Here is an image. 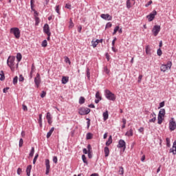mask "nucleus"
<instances>
[{"instance_id":"1","label":"nucleus","mask_w":176,"mask_h":176,"mask_svg":"<svg viewBox=\"0 0 176 176\" xmlns=\"http://www.w3.org/2000/svg\"><path fill=\"white\" fill-rule=\"evenodd\" d=\"M16 60V57L14 56H9L7 59V65L10 68L11 71H13L14 69V65L16 63L14 61Z\"/></svg>"},{"instance_id":"2","label":"nucleus","mask_w":176,"mask_h":176,"mask_svg":"<svg viewBox=\"0 0 176 176\" xmlns=\"http://www.w3.org/2000/svg\"><path fill=\"white\" fill-rule=\"evenodd\" d=\"M104 96L109 101H115L116 100V96L114 95L109 89L104 90Z\"/></svg>"},{"instance_id":"3","label":"nucleus","mask_w":176,"mask_h":176,"mask_svg":"<svg viewBox=\"0 0 176 176\" xmlns=\"http://www.w3.org/2000/svg\"><path fill=\"white\" fill-rule=\"evenodd\" d=\"M10 32H11V34H14V35L16 39H20L21 32H20V29H19V28H12L10 29Z\"/></svg>"},{"instance_id":"4","label":"nucleus","mask_w":176,"mask_h":176,"mask_svg":"<svg viewBox=\"0 0 176 176\" xmlns=\"http://www.w3.org/2000/svg\"><path fill=\"white\" fill-rule=\"evenodd\" d=\"M78 113L81 116L89 115V113H90V109L87 107H80L78 109Z\"/></svg>"},{"instance_id":"5","label":"nucleus","mask_w":176,"mask_h":176,"mask_svg":"<svg viewBox=\"0 0 176 176\" xmlns=\"http://www.w3.org/2000/svg\"><path fill=\"white\" fill-rule=\"evenodd\" d=\"M168 128L170 131H174V130H175V129H176V122L174 120V118H171V120L169 122Z\"/></svg>"},{"instance_id":"6","label":"nucleus","mask_w":176,"mask_h":176,"mask_svg":"<svg viewBox=\"0 0 176 176\" xmlns=\"http://www.w3.org/2000/svg\"><path fill=\"white\" fill-rule=\"evenodd\" d=\"M43 33L46 34L47 36H50V35H52V32H50V27L49 26V24L45 23L43 26Z\"/></svg>"},{"instance_id":"7","label":"nucleus","mask_w":176,"mask_h":176,"mask_svg":"<svg viewBox=\"0 0 176 176\" xmlns=\"http://www.w3.org/2000/svg\"><path fill=\"white\" fill-rule=\"evenodd\" d=\"M160 25H154L152 30V32L154 35V36H157L159 34V32H160Z\"/></svg>"},{"instance_id":"8","label":"nucleus","mask_w":176,"mask_h":176,"mask_svg":"<svg viewBox=\"0 0 176 176\" xmlns=\"http://www.w3.org/2000/svg\"><path fill=\"white\" fill-rule=\"evenodd\" d=\"M156 14H157V12L154 10L151 13H150V14L146 16V19H148V21H153V20L155 19V16H156Z\"/></svg>"},{"instance_id":"9","label":"nucleus","mask_w":176,"mask_h":176,"mask_svg":"<svg viewBox=\"0 0 176 176\" xmlns=\"http://www.w3.org/2000/svg\"><path fill=\"white\" fill-rule=\"evenodd\" d=\"M34 83L38 89V87H39V85H41V74H39V73H37L36 77L34 78Z\"/></svg>"},{"instance_id":"10","label":"nucleus","mask_w":176,"mask_h":176,"mask_svg":"<svg viewBox=\"0 0 176 176\" xmlns=\"http://www.w3.org/2000/svg\"><path fill=\"white\" fill-rule=\"evenodd\" d=\"M45 175H49V173H50V160H49V159L45 160Z\"/></svg>"},{"instance_id":"11","label":"nucleus","mask_w":176,"mask_h":176,"mask_svg":"<svg viewBox=\"0 0 176 176\" xmlns=\"http://www.w3.org/2000/svg\"><path fill=\"white\" fill-rule=\"evenodd\" d=\"M117 148H123L124 151L126 149V142H124V140H120L118 142V144L117 145Z\"/></svg>"},{"instance_id":"12","label":"nucleus","mask_w":176,"mask_h":176,"mask_svg":"<svg viewBox=\"0 0 176 176\" xmlns=\"http://www.w3.org/2000/svg\"><path fill=\"white\" fill-rule=\"evenodd\" d=\"M100 17L101 19H103V20H107V21H111L112 20V16L109 15V14H102Z\"/></svg>"},{"instance_id":"13","label":"nucleus","mask_w":176,"mask_h":176,"mask_svg":"<svg viewBox=\"0 0 176 176\" xmlns=\"http://www.w3.org/2000/svg\"><path fill=\"white\" fill-rule=\"evenodd\" d=\"M168 68H171V63H168L166 65H162L160 69L162 72H166V71H167Z\"/></svg>"},{"instance_id":"14","label":"nucleus","mask_w":176,"mask_h":176,"mask_svg":"<svg viewBox=\"0 0 176 176\" xmlns=\"http://www.w3.org/2000/svg\"><path fill=\"white\" fill-rule=\"evenodd\" d=\"M93 47H97V45L99 43H102V38L101 39H96V41H91Z\"/></svg>"},{"instance_id":"15","label":"nucleus","mask_w":176,"mask_h":176,"mask_svg":"<svg viewBox=\"0 0 176 176\" xmlns=\"http://www.w3.org/2000/svg\"><path fill=\"white\" fill-rule=\"evenodd\" d=\"M150 118H151V119L149 120L150 123H155V122H156V114L155 113V112H153L150 115Z\"/></svg>"},{"instance_id":"16","label":"nucleus","mask_w":176,"mask_h":176,"mask_svg":"<svg viewBox=\"0 0 176 176\" xmlns=\"http://www.w3.org/2000/svg\"><path fill=\"white\" fill-rule=\"evenodd\" d=\"M170 153H173V155H176V140L173 142V146L172 148L169 150Z\"/></svg>"},{"instance_id":"17","label":"nucleus","mask_w":176,"mask_h":176,"mask_svg":"<svg viewBox=\"0 0 176 176\" xmlns=\"http://www.w3.org/2000/svg\"><path fill=\"white\" fill-rule=\"evenodd\" d=\"M69 80V77L63 76L62 78V80H61L62 85H67V83H68Z\"/></svg>"},{"instance_id":"18","label":"nucleus","mask_w":176,"mask_h":176,"mask_svg":"<svg viewBox=\"0 0 176 176\" xmlns=\"http://www.w3.org/2000/svg\"><path fill=\"white\" fill-rule=\"evenodd\" d=\"M103 116V120L105 122V120H108V118H109V113H108V111H106L102 114Z\"/></svg>"},{"instance_id":"19","label":"nucleus","mask_w":176,"mask_h":176,"mask_svg":"<svg viewBox=\"0 0 176 176\" xmlns=\"http://www.w3.org/2000/svg\"><path fill=\"white\" fill-rule=\"evenodd\" d=\"M104 152L105 157H108L109 156V148H108V146H105L104 148Z\"/></svg>"},{"instance_id":"20","label":"nucleus","mask_w":176,"mask_h":176,"mask_svg":"<svg viewBox=\"0 0 176 176\" xmlns=\"http://www.w3.org/2000/svg\"><path fill=\"white\" fill-rule=\"evenodd\" d=\"M32 169V165H28L27 168H26V173L28 176L31 175V170Z\"/></svg>"},{"instance_id":"21","label":"nucleus","mask_w":176,"mask_h":176,"mask_svg":"<svg viewBox=\"0 0 176 176\" xmlns=\"http://www.w3.org/2000/svg\"><path fill=\"white\" fill-rule=\"evenodd\" d=\"M53 131H54V127H52L49 132L47 133V138H50L52 137V134H53Z\"/></svg>"},{"instance_id":"22","label":"nucleus","mask_w":176,"mask_h":176,"mask_svg":"<svg viewBox=\"0 0 176 176\" xmlns=\"http://www.w3.org/2000/svg\"><path fill=\"white\" fill-rule=\"evenodd\" d=\"M133 129H131L129 131H126V133H125V135H126V137H133Z\"/></svg>"},{"instance_id":"23","label":"nucleus","mask_w":176,"mask_h":176,"mask_svg":"<svg viewBox=\"0 0 176 176\" xmlns=\"http://www.w3.org/2000/svg\"><path fill=\"white\" fill-rule=\"evenodd\" d=\"M112 144V135H110L108 138V140L106 142V146H109Z\"/></svg>"},{"instance_id":"24","label":"nucleus","mask_w":176,"mask_h":176,"mask_svg":"<svg viewBox=\"0 0 176 176\" xmlns=\"http://www.w3.org/2000/svg\"><path fill=\"white\" fill-rule=\"evenodd\" d=\"M158 115H160V116H164V115H166V109H161L159 111Z\"/></svg>"},{"instance_id":"25","label":"nucleus","mask_w":176,"mask_h":176,"mask_svg":"<svg viewBox=\"0 0 176 176\" xmlns=\"http://www.w3.org/2000/svg\"><path fill=\"white\" fill-rule=\"evenodd\" d=\"M85 101H86V99L83 96H80L79 98V104L80 105H82V104H85Z\"/></svg>"},{"instance_id":"26","label":"nucleus","mask_w":176,"mask_h":176,"mask_svg":"<svg viewBox=\"0 0 176 176\" xmlns=\"http://www.w3.org/2000/svg\"><path fill=\"white\" fill-rule=\"evenodd\" d=\"M146 54L151 56V47L149 45L146 46Z\"/></svg>"},{"instance_id":"27","label":"nucleus","mask_w":176,"mask_h":176,"mask_svg":"<svg viewBox=\"0 0 176 176\" xmlns=\"http://www.w3.org/2000/svg\"><path fill=\"white\" fill-rule=\"evenodd\" d=\"M21 58H23V56L21 55V54L17 53L16 54V60H17L18 63H20V61H21Z\"/></svg>"},{"instance_id":"28","label":"nucleus","mask_w":176,"mask_h":176,"mask_svg":"<svg viewBox=\"0 0 176 176\" xmlns=\"http://www.w3.org/2000/svg\"><path fill=\"white\" fill-rule=\"evenodd\" d=\"M82 160L83 162V163H85V164H86L87 166V164H89V162H87V158H86V155H82Z\"/></svg>"},{"instance_id":"29","label":"nucleus","mask_w":176,"mask_h":176,"mask_svg":"<svg viewBox=\"0 0 176 176\" xmlns=\"http://www.w3.org/2000/svg\"><path fill=\"white\" fill-rule=\"evenodd\" d=\"M93 138V133L89 132L86 135V140H91Z\"/></svg>"},{"instance_id":"30","label":"nucleus","mask_w":176,"mask_h":176,"mask_svg":"<svg viewBox=\"0 0 176 176\" xmlns=\"http://www.w3.org/2000/svg\"><path fill=\"white\" fill-rule=\"evenodd\" d=\"M96 100H102V97H101V95H100V92L99 91H97L96 93Z\"/></svg>"},{"instance_id":"31","label":"nucleus","mask_w":176,"mask_h":176,"mask_svg":"<svg viewBox=\"0 0 176 176\" xmlns=\"http://www.w3.org/2000/svg\"><path fill=\"white\" fill-rule=\"evenodd\" d=\"M34 20H35V25H39V23H41V19H39V17L38 16L34 17Z\"/></svg>"},{"instance_id":"32","label":"nucleus","mask_w":176,"mask_h":176,"mask_svg":"<svg viewBox=\"0 0 176 176\" xmlns=\"http://www.w3.org/2000/svg\"><path fill=\"white\" fill-rule=\"evenodd\" d=\"M34 153H35V148L32 147L29 156H30V157H32V156H34Z\"/></svg>"},{"instance_id":"33","label":"nucleus","mask_w":176,"mask_h":176,"mask_svg":"<svg viewBox=\"0 0 176 176\" xmlns=\"http://www.w3.org/2000/svg\"><path fill=\"white\" fill-rule=\"evenodd\" d=\"M166 146H167L168 148H170V147L171 146L170 138H166Z\"/></svg>"},{"instance_id":"34","label":"nucleus","mask_w":176,"mask_h":176,"mask_svg":"<svg viewBox=\"0 0 176 176\" xmlns=\"http://www.w3.org/2000/svg\"><path fill=\"white\" fill-rule=\"evenodd\" d=\"M0 80H5V74H3V71H1Z\"/></svg>"},{"instance_id":"35","label":"nucleus","mask_w":176,"mask_h":176,"mask_svg":"<svg viewBox=\"0 0 176 176\" xmlns=\"http://www.w3.org/2000/svg\"><path fill=\"white\" fill-rule=\"evenodd\" d=\"M119 174L120 175H123L124 174V169L123 168L122 166L120 167V170H119Z\"/></svg>"},{"instance_id":"36","label":"nucleus","mask_w":176,"mask_h":176,"mask_svg":"<svg viewBox=\"0 0 176 176\" xmlns=\"http://www.w3.org/2000/svg\"><path fill=\"white\" fill-rule=\"evenodd\" d=\"M41 46H42V47H46V46H47V41L43 40L41 43Z\"/></svg>"},{"instance_id":"37","label":"nucleus","mask_w":176,"mask_h":176,"mask_svg":"<svg viewBox=\"0 0 176 176\" xmlns=\"http://www.w3.org/2000/svg\"><path fill=\"white\" fill-rule=\"evenodd\" d=\"M55 11L56 13H58V14H61V12H60V6H56Z\"/></svg>"},{"instance_id":"38","label":"nucleus","mask_w":176,"mask_h":176,"mask_svg":"<svg viewBox=\"0 0 176 176\" xmlns=\"http://www.w3.org/2000/svg\"><path fill=\"white\" fill-rule=\"evenodd\" d=\"M126 8L127 9H130V8H131V3L130 2V0H126Z\"/></svg>"},{"instance_id":"39","label":"nucleus","mask_w":176,"mask_h":176,"mask_svg":"<svg viewBox=\"0 0 176 176\" xmlns=\"http://www.w3.org/2000/svg\"><path fill=\"white\" fill-rule=\"evenodd\" d=\"M65 62L71 65V60L67 56L65 57Z\"/></svg>"},{"instance_id":"40","label":"nucleus","mask_w":176,"mask_h":176,"mask_svg":"<svg viewBox=\"0 0 176 176\" xmlns=\"http://www.w3.org/2000/svg\"><path fill=\"white\" fill-rule=\"evenodd\" d=\"M86 120H87V129H90V118H87Z\"/></svg>"},{"instance_id":"41","label":"nucleus","mask_w":176,"mask_h":176,"mask_svg":"<svg viewBox=\"0 0 176 176\" xmlns=\"http://www.w3.org/2000/svg\"><path fill=\"white\" fill-rule=\"evenodd\" d=\"M38 156H39V155H38V154L35 155L34 160H33V164H35V163H36V160H38Z\"/></svg>"},{"instance_id":"42","label":"nucleus","mask_w":176,"mask_h":176,"mask_svg":"<svg viewBox=\"0 0 176 176\" xmlns=\"http://www.w3.org/2000/svg\"><path fill=\"white\" fill-rule=\"evenodd\" d=\"M65 8H66V9H69V10H71V9H72V6L69 3H66Z\"/></svg>"},{"instance_id":"43","label":"nucleus","mask_w":176,"mask_h":176,"mask_svg":"<svg viewBox=\"0 0 176 176\" xmlns=\"http://www.w3.org/2000/svg\"><path fill=\"white\" fill-rule=\"evenodd\" d=\"M35 1H30V8H31V10L33 11V12H35V9H34V3Z\"/></svg>"},{"instance_id":"44","label":"nucleus","mask_w":176,"mask_h":176,"mask_svg":"<svg viewBox=\"0 0 176 176\" xmlns=\"http://www.w3.org/2000/svg\"><path fill=\"white\" fill-rule=\"evenodd\" d=\"M157 56H162V54H163V52H162V49L159 48L157 51Z\"/></svg>"},{"instance_id":"45","label":"nucleus","mask_w":176,"mask_h":176,"mask_svg":"<svg viewBox=\"0 0 176 176\" xmlns=\"http://www.w3.org/2000/svg\"><path fill=\"white\" fill-rule=\"evenodd\" d=\"M23 144H24V140H23V138H21L19 140V148H21V146H23Z\"/></svg>"},{"instance_id":"46","label":"nucleus","mask_w":176,"mask_h":176,"mask_svg":"<svg viewBox=\"0 0 176 176\" xmlns=\"http://www.w3.org/2000/svg\"><path fill=\"white\" fill-rule=\"evenodd\" d=\"M19 80V78L17 76H15L13 78V85H16L17 83V81Z\"/></svg>"},{"instance_id":"47","label":"nucleus","mask_w":176,"mask_h":176,"mask_svg":"<svg viewBox=\"0 0 176 176\" xmlns=\"http://www.w3.org/2000/svg\"><path fill=\"white\" fill-rule=\"evenodd\" d=\"M41 97V98H45V97H46V91H42Z\"/></svg>"},{"instance_id":"48","label":"nucleus","mask_w":176,"mask_h":176,"mask_svg":"<svg viewBox=\"0 0 176 176\" xmlns=\"http://www.w3.org/2000/svg\"><path fill=\"white\" fill-rule=\"evenodd\" d=\"M118 31H119V26H116L114 28L113 32V35H115V34H116V32H118Z\"/></svg>"},{"instance_id":"49","label":"nucleus","mask_w":176,"mask_h":176,"mask_svg":"<svg viewBox=\"0 0 176 176\" xmlns=\"http://www.w3.org/2000/svg\"><path fill=\"white\" fill-rule=\"evenodd\" d=\"M104 72H105V74H107V75L108 74H109V69H108V67L107 66L104 67Z\"/></svg>"},{"instance_id":"50","label":"nucleus","mask_w":176,"mask_h":176,"mask_svg":"<svg viewBox=\"0 0 176 176\" xmlns=\"http://www.w3.org/2000/svg\"><path fill=\"white\" fill-rule=\"evenodd\" d=\"M46 119H47V120L49 119H52V114H50V112L47 113Z\"/></svg>"},{"instance_id":"51","label":"nucleus","mask_w":176,"mask_h":176,"mask_svg":"<svg viewBox=\"0 0 176 176\" xmlns=\"http://www.w3.org/2000/svg\"><path fill=\"white\" fill-rule=\"evenodd\" d=\"M53 162L55 163V164H57V162H58V159L57 158V156L53 157Z\"/></svg>"},{"instance_id":"52","label":"nucleus","mask_w":176,"mask_h":176,"mask_svg":"<svg viewBox=\"0 0 176 176\" xmlns=\"http://www.w3.org/2000/svg\"><path fill=\"white\" fill-rule=\"evenodd\" d=\"M19 82H24V77L23 76V75H20L19 76Z\"/></svg>"},{"instance_id":"53","label":"nucleus","mask_w":176,"mask_h":176,"mask_svg":"<svg viewBox=\"0 0 176 176\" xmlns=\"http://www.w3.org/2000/svg\"><path fill=\"white\" fill-rule=\"evenodd\" d=\"M111 27H112V23L111 22H108L106 24V28H111Z\"/></svg>"},{"instance_id":"54","label":"nucleus","mask_w":176,"mask_h":176,"mask_svg":"<svg viewBox=\"0 0 176 176\" xmlns=\"http://www.w3.org/2000/svg\"><path fill=\"white\" fill-rule=\"evenodd\" d=\"M21 173H23L22 169L21 168H19L17 169V174H18V175H21Z\"/></svg>"},{"instance_id":"55","label":"nucleus","mask_w":176,"mask_h":176,"mask_svg":"<svg viewBox=\"0 0 176 176\" xmlns=\"http://www.w3.org/2000/svg\"><path fill=\"white\" fill-rule=\"evenodd\" d=\"M87 148L88 152H91V144H88Z\"/></svg>"},{"instance_id":"56","label":"nucleus","mask_w":176,"mask_h":176,"mask_svg":"<svg viewBox=\"0 0 176 176\" xmlns=\"http://www.w3.org/2000/svg\"><path fill=\"white\" fill-rule=\"evenodd\" d=\"M153 1L151 0L150 1H148L145 7L148 8V6H150V5H152Z\"/></svg>"},{"instance_id":"57","label":"nucleus","mask_w":176,"mask_h":176,"mask_svg":"<svg viewBox=\"0 0 176 176\" xmlns=\"http://www.w3.org/2000/svg\"><path fill=\"white\" fill-rule=\"evenodd\" d=\"M82 152L85 155H87V153H89L87 148H83Z\"/></svg>"},{"instance_id":"58","label":"nucleus","mask_w":176,"mask_h":176,"mask_svg":"<svg viewBox=\"0 0 176 176\" xmlns=\"http://www.w3.org/2000/svg\"><path fill=\"white\" fill-rule=\"evenodd\" d=\"M87 154L89 159H91L93 157V154L91 153V152H88Z\"/></svg>"},{"instance_id":"59","label":"nucleus","mask_w":176,"mask_h":176,"mask_svg":"<svg viewBox=\"0 0 176 176\" xmlns=\"http://www.w3.org/2000/svg\"><path fill=\"white\" fill-rule=\"evenodd\" d=\"M163 107H164V101L160 103V107L159 109L160 108H163Z\"/></svg>"},{"instance_id":"60","label":"nucleus","mask_w":176,"mask_h":176,"mask_svg":"<svg viewBox=\"0 0 176 176\" xmlns=\"http://www.w3.org/2000/svg\"><path fill=\"white\" fill-rule=\"evenodd\" d=\"M141 80H142V75H140L138 77V83H141Z\"/></svg>"},{"instance_id":"61","label":"nucleus","mask_w":176,"mask_h":176,"mask_svg":"<svg viewBox=\"0 0 176 176\" xmlns=\"http://www.w3.org/2000/svg\"><path fill=\"white\" fill-rule=\"evenodd\" d=\"M34 17H38V16H39V13H38L36 10H34Z\"/></svg>"},{"instance_id":"62","label":"nucleus","mask_w":176,"mask_h":176,"mask_svg":"<svg viewBox=\"0 0 176 176\" xmlns=\"http://www.w3.org/2000/svg\"><path fill=\"white\" fill-rule=\"evenodd\" d=\"M115 42H116V37H115L112 41V43H111L112 46H115Z\"/></svg>"},{"instance_id":"63","label":"nucleus","mask_w":176,"mask_h":176,"mask_svg":"<svg viewBox=\"0 0 176 176\" xmlns=\"http://www.w3.org/2000/svg\"><path fill=\"white\" fill-rule=\"evenodd\" d=\"M105 56H106V58H107V61H109V60H110L109 54L108 53H106Z\"/></svg>"},{"instance_id":"64","label":"nucleus","mask_w":176,"mask_h":176,"mask_svg":"<svg viewBox=\"0 0 176 176\" xmlns=\"http://www.w3.org/2000/svg\"><path fill=\"white\" fill-rule=\"evenodd\" d=\"M38 122H42V114H39L38 116Z\"/></svg>"}]
</instances>
